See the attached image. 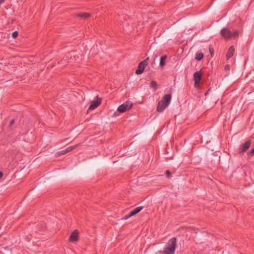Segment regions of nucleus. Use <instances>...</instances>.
<instances>
[{
    "label": "nucleus",
    "mask_w": 254,
    "mask_h": 254,
    "mask_svg": "<svg viewBox=\"0 0 254 254\" xmlns=\"http://www.w3.org/2000/svg\"><path fill=\"white\" fill-rule=\"evenodd\" d=\"M177 246V239L175 237L171 238L166 244L164 249L163 254H174Z\"/></svg>",
    "instance_id": "nucleus-1"
},
{
    "label": "nucleus",
    "mask_w": 254,
    "mask_h": 254,
    "mask_svg": "<svg viewBox=\"0 0 254 254\" xmlns=\"http://www.w3.org/2000/svg\"><path fill=\"white\" fill-rule=\"evenodd\" d=\"M220 34L225 39L229 40L238 37L239 31L238 30L231 31L228 28L224 27L221 29Z\"/></svg>",
    "instance_id": "nucleus-2"
},
{
    "label": "nucleus",
    "mask_w": 254,
    "mask_h": 254,
    "mask_svg": "<svg viewBox=\"0 0 254 254\" xmlns=\"http://www.w3.org/2000/svg\"><path fill=\"white\" fill-rule=\"evenodd\" d=\"M149 58H147L139 64L137 69L135 71L136 74H140L143 72L145 67L147 65V62Z\"/></svg>",
    "instance_id": "nucleus-3"
},
{
    "label": "nucleus",
    "mask_w": 254,
    "mask_h": 254,
    "mask_svg": "<svg viewBox=\"0 0 254 254\" xmlns=\"http://www.w3.org/2000/svg\"><path fill=\"white\" fill-rule=\"evenodd\" d=\"M132 107V104L130 102H126L118 108V111L120 113H124L130 110Z\"/></svg>",
    "instance_id": "nucleus-4"
},
{
    "label": "nucleus",
    "mask_w": 254,
    "mask_h": 254,
    "mask_svg": "<svg viewBox=\"0 0 254 254\" xmlns=\"http://www.w3.org/2000/svg\"><path fill=\"white\" fill-rule=\"evenodd\" d=\"M202 78L201 70L196 71L193 74V80L194 81V86L197 87Z\"/></svg>",
    "instance_id": "nucleus-5"
},
{
    "label": "nucleus",
    "mask_w": 254,
    "mask_h": 254,
    "mask_svg": "<svg viewBox=\"0 0 254 254\" xmlns=\"http://www.w3.org/2000/svg\"><path fill=\"white\" fill-rule=\"evenodd\" d=\"M78 54L76 51H71L65 56L64 58L69 59L71 62L76 61L78 59Z\"/></svg>",
    "instance_id": "nucleus-6"
},
{
    "label": "nucleus",
    "mask_w": 254,
    "mask_h": 254,
    "mask_svg": "<svg viewBox=\"0 0 254 254\" xmlns=\"http://www.w3.org/2000/svg\"><path fill=\"white\" fill-rule=\"evenodd\" d=\"M96 98L97 99L96 100L91 101V104L89 106V109L94 110L101 104V101L100 99L98 96H96Z\"/></svg>",
    "instance_id": "nucleus-7"
},
{
    "label": "nucleus",
    "mask_w": 254,
    "mask_h": 254,
    "mask_svg": "<svg viewBox=\"0 0 254 254\" xmlns=\"http://www.w3.org/2000/svg\"><path fill=\"white\" fill-rule=\"evenodd\" d=\"M172 95L171 94H167L163 96L161 101L165 103L166 106H168L171 101Z\"/></svg>",
    "instance_id": "nucleus-8"
},
{
    "label": "nucleus",
    "mask_w": 254,
    "mask_h": 254,
    "mask_svg": "<svg viewBox=\"0 0 254 254\" xmlns=\"http://www.w3.org/2000/svg\"><path fill=\"white\" fill-rule=\"evenodd\" d=\"M78 145V144H76L73 146H69V147H67L66 149L58 152V154L59 155H62L65 154L66 153L70 152L71 150H72L73 149H74V148H75Z\"/></svg>",
    "instance_id": "nucleus-9"
},
{
    "label": "nucleus",
    "mask_w": 254,
    "mask_h": 254,
    "mask_svg": "<svg viewBox=\"0 0 254 254\" xmlns=\"http://www.w3.org/2000/svg\"><path fill=\"white\" fill-rule=\"evenodd\" d=\"M78 239V232L75 230L70 235L69 241L71 242H76Z\"/></svg>",
    "instance_id": "nucleus-10"
},
{
    "label": "nucleus",
    "mask_w": 254,
    "mask_h": 254,
    "mask_svg": "<svg viewBox=\"0 0 254 254\" xmlns=\"http://www.w3.org/2000/svg\"><path fill=\"white\" fill-rule=\"evenodd\" d=\"M168 106H166L165 103L160 100L158 103L156 110L158 112H162Z\"/></svg>",
    "instance_id": "nucleus-11"
},
{
    "label": "nucleus",
    "mask_w": 254,
    "mask_h": 254,
    "mask_svg": "<svg viewBox=\"0 0 254 254\" xmlns=\"http://www.w3.org/2000/svg\"><path fill=\"white\" fill-rule=\"evenodd\" d=\"M251 144V141L249 140L247 141L244 144L241 145V152H246L250 147Z\"/></svg>",
    "instance_id": "nucleus-12"
},
{
    "label": "nucleus",
    "mask_w": 254,
    "mask_h": 254,
    "mask_svg": "<svg viewBox=\"0 0 254 254\" xmlns=\"http://www.w3.org/2000/svg\"><path fill=\"white\" fill-rule=\"evenodd\" d=\"M234 52H235L234 47L233 46H230L228 49V52L227 54V56H226L227 60H229V59H230L231 58H232L233 56V55L234 54Z\"/></svg>",
    "instance_id": "nucleus-13"
},
{
    "label": "nucleus",
    "mask_w": 254,
    "mask_h": 254,
    "mask_svg": "<svg viewBox=\"0 0 254 254\" xmlns=\"http://www.w3.org/2000/svg\"><path fill=\"white\" fill-rule=\"evenodd\" d=\"M76 16L79 17L82 19H87L91 16V14L90 13H78L76 14Z\"/></svg>",
    "instance_id": "nucleus-14"
},
{
    "label": "nucleus",
    "mask_w": 254,
    "mask_h": 254,
    "mask_svg": "<svg viewBox=\"0 0 254 254\" xmlns=\"http://www.w3.org/2000/svg\"><path fill=\"white\" fill-rule=\"evenodd\" d=\"M143 208V206H139V207H137L135 208V209H134L132 211H131L130 212V216H133L136 215L141 210H142Z\"/></svg>",
    "instance_id": "nucleus-15"
},
{
    "label": "nucleus",
    "mask_w": 254,
    "mask_h": 254,
    "mask_svg": "<svg viewBox=\"0 0 254 254\" xmlns=\"http://www.w3.org/2000/svg\"><path fill=\"white\" fill-rule=\"evenodd\" d=\"M167 56L166 55H164L163 56H162L161 58H160V66L162 67H163L165 64H166V60L167 59Z\"/></svg>",
    "instance_id": "nucleus-16"
},
{
    "label": "nucleus",
    "mask_w": 254,
    "mask_h": 254,
    "mask_svg": "<svg viewBox=\"0 0 254 254\" xmlns=\"http://www.w3.org/2000/svg\"><path fill=\"white\" fill-rule=\"evenodd\" d=\"M204 57L203 54L202 52H197L196 54V56L195 59L197 61H200L203 59Z\"/></svg>",
    "instance_id": "nucleus-17"
},
{
    "label": "nucleus",
    "mask_w": 254,
    "mask_h": 254,
    "mask_svg": "<svg viewBox=\"0 0 254 254\" xmlns=\"http://www.w3.org/2000/svg\"><path fill=\"white\" fill-rule=\"evenodd\" d=\"M150 86L152 88H154L155 90H156L157 89V84L156 81H153V80L151 81L150 82Z\"/></svg>",
    "instance_id": "nucleus-18"
},
{
    "label": "nucleus",
    "mask_w": 254,
    "mask_h": 254,
    "mask_svg": "<svg viewBox=\"0 0 254 254\" xmlns=\"http://www.w3.org/2000/svg\"><path fill=\"white\" fill-rule=\"evenodd\" d=\"M18 33L17 31H15L14 32H13L12 33V37L13 38H15L17 37L18 36Z\"/></svg>",
    "instance_id": "nucleus-19"
},
{
    "label": "nucleus",
    "mask_w": 254,
    "mask_h": 254,
    "mask_svg": "<svg viewBox=\"0 0 254 254\" xmlns=\"http://www.w3.org/2000/svg\"><path fill=\"white\" fill-rule=\"evenodd\" d=\"M166 177L170 178L171 177V172L169 170L166 171Z\"/></svg>",
    "instance_id": "nucleus-20"
},
{
    "label": "nucleus",
    "mask_w": 254,
    "mask_h": 254,
    "mask_svg": "<svg viewBox=\"0 0 254 254\" xmlns=\"http://www.w3.org/2000/svg\"><path fill=\"white\" fill-rule=\"evenodd\" d=\"M132 217V216H130V213L128 215H127L125 216L122 219L124 220H127V219L129 218L130 217Z\"/></svg>",
    "instance_id": "nucleus-21"
},
{
    "label": "nucleus",
    "mask_w": 254,
    "mask_h": 254,
    "mask_svg": "<svg viewBox=\"0 0 254 254\" xmlns=\"http://www.w3.org/2000/svg\"><path fill=\"white\" fill-rule=\"evenodd\" d=\"M211 56L212 57L214 55V50L212 48L209 47V48Z\"/></svg>",
    "instance_id": "nucleus-22"
},
{
    "label": "nucleus",
    "mask_w": 254,
    "mask_h": 254,
    "mask_svg": "<svg viewBox=\"0 0 254 254\" xmlns=\"http://www.w3.org/2000/svg\"><path fill=\"white\" fill-rule=\"evenodd\" d=\"M249 154L251 156H253L254 155V147L250 151Z\"/></svg>",
    "instance_id": "nucleus-23"
},
{
    "label": "nucleus",
    "mask_w": 254,
    "mask_h": 254,
    "mask_svg": "<svg viewBox=\"0 0 254 254\" xmlns=\"http://www.w3.org/2000/svg\"><path fill=\"white\" fill-rule=\"evenodd\" d=\"M15 121L14 120H12L9 123V127H11L14 124Z\"/></svg>",
    "instance_id": "nucleus-24"
},
{
    "label": "nucleus",
    "mask_w": 254,
    "mask_h": 254,
    "mask_svg": "<svg viewBox=\"0 0 254 254\" xmlns=\"http://www.w3.org/2000/svg\"><path fill=\"white\" fill-rule=\"evenodd\" d=\"M3 176V173L2 172H0V178H1Z\"/></svg>",
    "instance_id": "nucleus-25"
},
{
    "label": "nucleus",
    "mask_w": 254,
    "mask_h": 254,
    "mask_svg": "<svg viewBox=\"0 0 254 254\" xmlns=\"http://www.w3.org/2000/svg\"><path fill=\"white\" fill-rule=\"evenodd\" d=\"M4 1V0H0V4L2 3Z\"/></svg>",
    "instance_id": "nucleus-26"
},
{
    "label": "nucleus",
    "mask_w": 254,
    "mask_h": 254,
    "mask_svg": "<svg viewBox=\"0 0 254 254\" xmlns=\"http://www.w3.org/2000/svg\"><path fill=\"white\" fill-rule=\"evenodd\" d=\"M229 68V65H226L225 66V68Z\"/></svg>",
    "instance_id": "nucleus-27"
}]
</instances>
